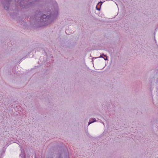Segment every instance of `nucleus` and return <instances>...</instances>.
<instances>
[{
  "mask_svg": "<svg viewBox=\"0 0 158 158\" xmlns=\"http://www.w3.org/2000/svg\"><path fill=\"white\" fill-rule=\"evenodd\" d=\"M103 56H104L105 57H106V55H104L103 54H102L101 55L100 57H99V58H103Z\"/></svg>",
  "mask_w": 158,
  "mask_h": 158,
  "instance_id": "20e7f679",
  "label": "nucleus"
},
{
  "mask_svg": "<svg viewBox=\"0 0 158 158\" xmlns=\"http://www.w3.org/2000/svg\"><path fill=\"white\" fill-rule=\"evenodd\" d=\"M17 2L18 3L19 5L23 8H27L28 6H32L35 5L34 2H28L26 0H18Z\"/></svg>",
  "mask_w": 158,
  "mask_h": 158,
  "instance_id": "f03ea898",
  "label": "nucleus"
},
{
  "mask_svg": "<svg viewBox=\"0 0 158 158\" xmlns=\"http://www.w3.org/2000/svg\"><path fill=\"white\" fill-rule=\"evenodd\" d=\"M106 58H103L105 60H108V59H107V56H106Z\"/></svg>",
  "mask_w": 158,
  "mask_h": 158,
  "instance_id": "0eeeda50",
  "label": "nucleus"
},
{
  "mask_svg": "<svg viewBox=\"0 0 158 158\" xmlns=\"http://www.w3.org/2000/svg\"><path fill=\"white\" fill-rule=\"evenodd\" d=\"M102 123H103V124L104 125V123L103 122H102Z\"/></svg>",
  "mask_w": 158,
  "mask_h": 158,
  "instance_id": "9b49d317",
  "label": "nucleus"
},
{
  "mask_svg": "<svg viewBox=\"0 0 158 158\" xmlns=\"http://www.w3.org/2000/svg\"><path fill=\"white\" fill-rule=\"evenodd\" d=\"M96 8H97V9L98 10H100V9L97 8V7H96Z\"/></svg>",
  "mask_w": 158,
  "mask_h": 158,
  "instance_id": "6e6552de",
  "label": "nucleus"
},
{
  "mask_svg": "<svg viewBox=\"0 0 158 158\" xmlns=\"http://www.w3.org/2000/svg\"><path fill=\"white\" fill-rule=\"evenodd\" d=\"M92 119L93 120V121H91L92 122V123H94V122H96V120L95 118H92Z\"/></svg>",
  "mask_w": 158,
  "mask_h": 158,
  "instance_id": "39448f33",
  "label": "nucleus"
},
{
  "mask_svg": "<svg viewBox=\"0 0 158 158\" xmlns=\"http://www.w3.org/2000/svg\"><path fill=\"white\" fill-rule=\"evenodd\" d=\"M0 1L2 6L6 10L8 9L9 5L13 2L12 0H0Z\"/></svg>",
  "mask_w": 158,
  "mask_h": 158,
  "instance_id": "7ed1b4c3",
  "label": "nucleus"
},
{
  "mask_svg": "<svg viewBox=\"0 0 158 158\" xmlns=\"http://www.w3.org/2000/svg\"><path fill=\"white\" fill-rule=\"evenodd\" d=\"M53 4L54 10H52V12L51 11H48L46 14L40 16L41 12L38 11L36 12V16L33 19L35 20L36 19L37 17L40 16V19L38 21V26L41 27L48 25L52 23L56 19L58 15L57 4L55 0H53Z\"/></svg>",
  "mask_w": 158,
  "mask_h": 158,
  "instance_id": "f257e3e1",
  "label": "nucleus"
},
{
  "mask_svg": "<svg viewBox=\"0 0 158 158\" xmlns=\"http://www.w3.org/2000/svg\"><path fill=\"white\" fill-rule=\"evenodd\" d=\"M92 123V122L91 121V120H90L89 122L88 123V125H90L91 123Z\"/></svg>",
  "mask_w": 158,
  "mask_h": 158,
  "instance_id": "423d86ee",
  "label": "nucleus"
},
{
  "mask_svg": "<svg viewBox=\"0 0 158 158\" xmlns=\"http://www.w3.org/2000/svg\"><path fill=\"white\" fill-rule=\"evenodd\" d=\"M30 19L31 20V19H32V17H31Z\"/></svg>",
  "mask_w": 158,
  "mask_h": 158,
  "instance_id": "1a4fd4ad",
  "label": "nucleus"
},
{
  "mask_svg": "<svg viewBox=\"0 0 158 158\" xmlns=\"http://www.w3.org/2000/svg\"><path fill=\"white\" fill-rule=\"evenodd\" d=\"M99 3H101V4H102V2H99Z\"/></svg>",
  "mask_w": 158,
  "mask_h": 158,
  "instance_id": "9d476101",
  "label": "nucleus"
},
{
  "mask_svg": "<svg viewBox=\"0 0 158 158\" xmlns=\"http://www.w3.org/2000/svg\"><path fill=\"white\" fill-rule=\"evenodd\" d=\"M59 158H60V156L59 157Z\"/></svg>",
  "mask_w": 158,
  "mask_h": 158,
  "instance_id": "f8f14e48",
  "label": "nucleus"
}]
</instances>
